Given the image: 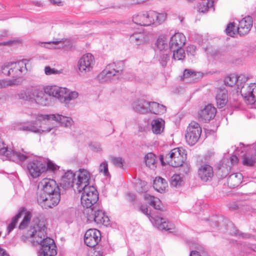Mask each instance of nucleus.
<instances>
[{
  "label": "nucleus",
  "mask_w": 256,
  "mask_h": 256,
  "mask_svg": "<svg viewBox=\"0 0 256 256\" xmlns=\"http://www.w3.org/2000/svg\"><path fill=\"white\" fill-rule=\"evenodd\" d=\"M46 230L44 220L34 219L27 236H22V239L24 240L25 238H34L36 242L41 246L38 256H56L57 254L56 245L53 239L48 237L45 238Z\"/></svg>",
  "instance_id": "obj_1"
},
{
  "label": "nucleus",
  "mask_w": 256,
  "mask_h": 256,
  "mask_svg": "<svg viewBox=\"0 0 256 256\" xmlns=\"http://www.w3.org/2000/svg\"><path fill=\"white\" fill-rule=\"evenodd\" d=\"M37 200L43 208L48 209L56 206L60 202V188L53 179L44 178L38 185Z\"/></svg>",
  "instance_id": "obj_2"
},
{
  "label": "nucleus",
  "mask_w": 256,
  "mask_h": 256,
  "mask_svg": "<svg viewBox=\"0 0 256 256\" xmlns=\"http://www.w3.org/2000/svg\"><path fill=\"white\" fill-rule=\"evenodd\" d=\"M123 68L124 63L122 62L110 64L97 76V79L100 82L110 81L112 76L120 75Z\"/></svg>",
  "instance_id": "obj_3"
},
{
  "label": "nucleus",
  "mask_w": 256,
  "mask_h": 256,
  "mask_svg": "<svg viewBox=\"0 0 256 256\" xmlns=\"http://www.w3.org/2000/svg\"><path fill=\"white\" fill-rule=\"evenodd\" d=\"M2 144L3 142L0 140V153L6 156L9 160L21 164L30 159L29 152L24 151L23 149L16 151L8 149V148H2Z\"/></svg>",
  "instance_id": "obj_4"
},
{
  "label": "nucleus",
  "mask_w": 256,
  "mask_h": 256,
  "mask_svg": "<svg viewBox=\"0 0 256 256\" xmlns=\"http://www.w3.org/2000/svg\"><path fill=\"white\" fill-rule=\"evenodd\" d=\"M51 94L54 95V98L62 103L68 104L72 100L78 96V93L76 91H71L66 88H60L55 86V88H50Z\"/></svg>",
  "instance_id": "obj_5"
},
{
  "label": "nucleus",
  "mask_w": 256,
  "mask_h": 256,
  "mask_svg": "<svg viewBox=\"0 0 256 256\" xmlns=\"http://www.w3.org/2000/svg\"><path fill=\"white\" fill-rule=\"evenodd\" d=\"M81 192V204L85 208L84 210L94 208V205L98 200V194L96 188L94 186L86 187Z\"/></svg>",
  "instance_id": "obj_6"
},
{
  "label": "nucleus",
  "mask_w": 256,
  "mask_h": 256,
  "mask_svg": "<svg viewBox=\"0 0 256 256\" xmlns=\"http://www.w3.org/2000/svg\"><path fill=\"white\" fill-rule=\"evenodd\" d=\"M41 122L42 123L39 128L35 125L34 122H32L20 123L14 128L18 130L27 131L38 134L49 132L53 130L54 126L50 122H48V126H46L47 124H46V121Z\"/></svg>",
  "instance_id": "obj_7"
},
{
  "label": "nucleus",
  "mask_w": 256,
  "mask_h": 256,
  "mask_svg": "<svg viewBox=\"0 0 256 256\" xmlns=\"http://www.w3.org/2000/svg\"><path fill=\"white\" fill-rule=\"evenodd\" d=\"M36 118L38 121H46V124L47 125L48 122H50L54 126L53 129L55 128V126L52 123L51 120H54L59 122L62 126L66 128H70L74 124V121L70 117L59 114H40L37 116Z\"/></svg>",
  "instance_id": "obj_8"
},
{
  "label": "nucleus",
  "mask_w": 256,
  "mask_h": 256,
  "mask_svg": "<svg viewBox=\"0 0 256 256\" xmlns=\"http://www.w3.org/2000/svg\"><path fill=\"white\" fill-rule=\"evenodd\" d=\"M165 158L166 162L172 167H179L186 159V152L182 148H175L165 156Z\"/></svg>",
  "instance_id": "obj_9"
},
{
  "label": "nucleus",
  "mask_w": 256,
  "mask_h": 256,
  "mask_svg": "<svg viewBox=\"0 0 256 256\" xmlns=\"http://www.w3.org/2000/svg\"><path fill=\"white\" fill-rule=\"evenodd\" d=\"M84 214L90 222L94 221L98 224H102L106 226L110 224L108 217L102 210L96 209L95 208H89L84 210Z\"/></svg>",
  "instance_id": "obj_10"
},
{
  "label": "nucleus",
  "mask_w": 256,
  "mask_h": 256,
  "mask_svg": "<svg viewBox=\"0 0 256 256\" xmlns=\"http://www.w3.org/2000/svg\"><path fill=\"white\" fill-rule=\"evenodd\" d=\"M55 88V86H48L44 90L34 89V102L38 105L46 106L50 104L51 99L50 96L54 98V95L51 94L50 88Z\"/></svg>",
  "instance_id": "obj_11"
},
{
  "label": "nucleus",
  "mask_w": 256,
  "mask_h": 256,
  "mask_svg": "<svg viewBox=\"0 0 256 256\" xmlns=\"http://www.w3.org/2000/svg\"><path fill=\"white\" fill-rule=\"evenodd\" d=\"M76 175L74 184L72 185V188L76 192L81 193L82 190L85 189L86 187H90L89 186L90 180V172L84 169H80Z\"/></svg>",
  "instance_id": "obj_12"
},
{
  "label": "nucleus",
  "mask_w": 256,
  "mask_h": 256,
  "mask_svg": "<svg viewBox=\"0 0 256 256\" xmlns=\"http://www.w3.org/2000/svg\"><path fill=\"white\" fill-rule=\"evenodd\" d=\"M24 213L25 214V215L22 220L20 223L18 228L20 230H24L28 226L32 218L31 213L29 212H26L25 208H22L18 210V213L12 218V222L8 224V233L14 229L19 218H21Z\"/></svg>",
  "instance_id": "obj_13"
},
{
  "label": "nucleus",
  "mask_w": 256,
  "mask_h": 256,
  "mask_svg": "<svg viewBox=\"0 0 256 256\" xmlns=\"http://www.w3.org/2000/svg\"><path fill=\"white\" fill-rule=\"evenodd\" d=\"M202 133V128L200 124L192 122L188 126L185 134L186 140L188 144L193 146L198 142Z\"/></svg>",
  "instance_id": "obj_14"
},
{
  "label": "nucleus",
  "mask_w": 256,
  "mask_h": 256,
  "mask_svg": "<svg viewBox=\"0 0 256 256\" xmlns=\"http://www.w3.org/2000/svg\"><path fill=\"white\" fill-rule=\"evenodd\" d=\"M27 168L29 174L32 178L38 177L42 172L46 171V164L40 158H36L28 162Z\"/></svg>",
  "instance_id": "obj_15"
},
{
  "label": "nucleus",
  "mask_w": 256,
  "mask_h": 256,
  "mask_svg": "<svg viewBox=\"0 0 256 256\" xmlns=\"http://www.w3.org/2000/svg\"><path fill=\"white\" fill-rule=\"evenodd\" d=\"M95 64V60L90 53L84 54L78 60V66L82 73L86 74L92 71Z\"/></svg>",
  "instance_id": "obj_16"
},
{
  "label": "nucleus",
  "mask_w": 256,
  "mask_h": 256,
  "mask_svg": "<svg viewBox=\"0 0 256 256\" xmlns=\"http://www.w3.org/2000/svg\"><path fill=\"white\" fill-rule=\"evenodd\" d=\"M146 26L155 24L160 25L164 22L167 18L165 12L158 13L154 10L144 12Z\"/></svg>",
  "instance_id": "obj_17"
},
{
  "label": "nucleus",
  "mask_w": 256,
  "mask_h": 256,
  "mask_svg": "<svg viewBox=\"0 0 256 256\" xmlns=\"http://www.w3.org/2000/svg\"><path fill=\"white\" fill-rule=\"evenodd\" d=\"M240 93L248 104H254L256 102V84H244L241 88Z\"/></svg>",
  "instance_id": "obj_18"
},
{
  "label": "nucleus",
  "mask_w": 256,
  "mask_h": 256,
  "mask_svg": "<svg viewBox=\"0 0 256 256\" xmlns=\"http://www.w3.org/2000/svg\"><path fill=\"white\" fill-rule=\"evenodd\" d=\"M26 60H22L14 62H11L10 76L17 80L18 78L21 77L24 73L27 71Z\"/></svg>",
  "instance_id": "obj_19"
},
{
  "label": "nucleus",
  "mask_w": 256,
  "mask_h": 256,
  "mask_svg": "<svg viewBox=\"0 0 256 256\" xmlns=\"http://www.w3.org/2000/svg\"><path fill=\"white\" fill-rule=\"evenodd\" d=\"M101 238V234L97 229H89L88 230L84 238L85 244L89 247L96 246Z\"/></svg>",
  "instance_id": "obj_20"
},
{
  "label": "nucleus",
  "mask_w": 256,
  "mask_h": 256,
  "mask_svg": "<svg viewBox=\"0 0 256 256\" xmlns=\"http://www.w3.org/2000/svg\"><path fill=\"white\" fill-rule=\"evenodd\" d=\"M252 18L250 16H247L238 22L237 25V32L240 36H243L248 33L252 26Z\"/></svg>",
  "instance_id": "obj_21"
},
{
  "label": "nucleus",
  "mask_w": 256,
  "mask_h": 256,
  "mask_svg": "<svg viewBox=\"0 0 256 256\" xmlns=\"http://www.w3.org/2000/svg\"><path fill=\"white\" fill-rule=\"evenodd\" d=\"M150 220L154 226L160 230H170L174 228V225L172 224L160 216H151Z\"/></svg>",
  "instance_id": "obj_22"
},
{
  "label": "nucleus",
  "mask_w": 256,
  "mask_h": 256,
  "mask_svg": "<svg viewBox=\"0 0 256 256\" xmlns=\"http://www.w3.org/2000/svg\"><path fill=\"white\" fill-rule=\"evenodd\" d=\"M216 108L212 104L206 106L199 113V119L207 122L213 119L216 114Z\"/></svg>",
  "instance_id": "obj_23"
},
{
  "label": "nucleus",
  "mask_w": 256,
  "mask_h": 256,
  "mask_svg": "<svg viewBox=\"0 0 256 256\" xmlns=\"http://www.w3.org/2000/svg\"><path fill=\"white\" fill-rule=\"evenodd\" d=\"M198 176L204 182L210 180L214 176L212 168L208 164L202 165L198 170Z\"/></svg>",
  "instance_id": "obj_24"
},
{
  "label": "nucleus",
  "mask_w": 256,
  "mask_h": 256,
  "mask_svg": "<svg viewBox=\"0 0 256 256\" xmlns=\"http://www.w3.org/2000/svg\"><path fill=\"white\" fill-rule=\"evenodd\" d=\"M186 38L185 36L180 32H177L172 37L169 43L170 50L176 48H182L185 44Z\"/></svg>",
  "instance_id": "obj_25"
},
{
  "label": "nucleus",
  "mask_w": 256,
  "mask_h": 256,
  "mask_svg": "<svg viewBox=\"0 0 256 256\" xmlns=\"http://www.w3.org/2000/svg\"><path fill=\"white\" fill-rule=\"evenodd\" d=\"M216 100L219 108H222L226 106L228 102V92L225 88H220L218 90Z\"/></svg>",
  "instance_id": "obj_26"
},
{
  "label": "nucleus",
  "mask_w": 256,
  "mask_h": 256,
  "mask_svg": "<svg viewBox=\"0 0 256 256\" xmlns=\"http://www.w3.org/2000/svg\"><path fill=\"white\" fill-rule=\"evenodd\" d=\"M243 176L241 173H236L230 174L228 178V186L232 188L238 186L242 182Z\"/></svg>",
  "instance_id": "obj_27"
},
{
  "label": "nucleus",
  "mask_w": 256,
  "mask_h": 256,
  "mask_svg": "<svg viewBox=\"0 0 256 256\" xmlns=\"http://www.w3.org/2000/svg\"><path fill=\"white\" fill-rule=\"evenodd\" d=\"M149 102L144 100H140L132 103V106L134 110L142 114H146L148 112Z\"/></svg>",
  "instance_id": "obj_28"
},
{
  "label": "nucleus",
  "mask_w": 256,
  "mask_h": 256,
  "mask_svg": "<svg viewBox=\"0 0 256 256\" xmlns=\"http://www.w3.org/2000/svg\"><path fill=\"white\" fill-rule=\"evenodd\" d=\"M164 120L162 118H156L151 122L152 130L156 134H160L164 128Z\"/></svg>",
  "instance_id": "obj_29"
},
{
  "label": "nucleus",
  "mask_w": 256,
  "mask_h": 256,
  "mask_svg": "<svg viewBox=\"0 0 256 256\" xmlns=\"http://www.w3.org/2000/svg\"><path fill=\"white\" fill-rule=\"evenodd\" d=\"M144 198L149 202L150 204L153 206L154 209L160 211L164 210V206L158 198L154 197L148 194H145Z\"/></svg>",
  "instance_id": "obj_30"
},
{
  "label": "nucleus",
  "mask_w": 256,
  "mask_h": 256,
  "mask_svg": "<svg viewBox=\"0 0 256 256\" xmlns=\"http://www.w3.org/2000/svg\"><path fill=\"white\" fill-rule=\"evenodd\" d=\"M148 112L156 114H161L166 112V107L156 102H149Z\"/></svg>",
  "instance_id": "obj_31"
},
{
  "label": "nucleus",
  "mask_w": 256,
  "mask_h": 256,
  "mask_svg": "<svg viewBox=\"0 0 256 256\" xmlns=\"http://www.w3.org/2000/svg\"><path fill=\"white\" fill-rule=\"evenodd\" d=\"M76 174H74L71 170H68L65 172L64 175L62 177V182L64 183L66 187H72L74 184V180H76Z\"/></svg>",
  "instance_id": "obj_32"
},
{
  "label": "nucleus",
  "mask_w": 256,
  "mask_h": 256,
  "mask_svg": "<svg viewBox=\"0 0 256 256\" xmlns=\"http://www.w3.org/2000/svg\"><path fill=\"white\" fill-rule=\"evenodd\" d=\"M130 40L134 44L140 45L144 43L146 41V39L143 33L138 32L130 35Z\"/></svg>",
  "instance_id": "obj_33"
},
{
  "label": "nucleus",
  "mask_w": 256,
  "mask_h": 256,
  "mask_svg": "<svg viewBox=\"0 0 256 256\" xmlns=\"http://www.w3.org/2000/svg\"><path fill=\"white\" fill-rule=\"evenodd\" d=\"M156 156L152 152H149L144 156L146 165L150 168H154L156 166L157 160Z\"/></svg>",
  "instance_id": "obj_34"
},
{
  "label": "nucleus",
  "mask_w": 256,
  "mask_h": 256,
  "mask_svg": "<svg viewBox=\"0 0 256 256\" xmlns=\"http://www.w3.org/2000/svg\"><path fill=\"white\" fill-rule=\"evenodd\" d=\"M64 42L62 39L60 40H56L48 42H42L41 44H44V46L50 49H57L63 48ZM42 46H43L41 45Z\"/></svg>",
  "instance_id": "obj_35"
},
{
  "label": "nucleus",
  "mask_w": 256,
  "mask_h": 256,
  "mask_svg": "<svg viewBox=\"0 0 256 256\" xmlns=\"http://www.w3.org/2000/svg\"><path fill=\"white\" fill-rule=\"evenodd\" d=\"M34 90H27L20 92L18 96L20 99L34 102Z\"/></svg>",
  "instance_id": "obj_36"
},
{
  "label": "nucleus",
  "mask_w": 256,
  "mask_h": 256,
  "mask_svg": "<svg viewBox=\"0 0 256 256\" xmlns=\"http://www.w3.org/2000/svg\"><path fill=\"white\" fill-rule=\"evenodd\" d=\"M166 184V180L160 177L156 178L154 180V188L158 192L163 191Z\"/></svg>",
  "instance_id": "obj_37"
},
{
  "label": "nucleus",
  "mask_w": 256,
  "mask_h": 256,
  "mask_svg": "<svg viewBox=\"0 0 256 256\" xmlns=\"http://www.w3.org/2000/svg\"><path fill=\"white\" fill-rule=\"evenodd\" d=\"M144 12L138 13L132 16V21L134 23L136 24L140 25L141 26H146Z\"/></svg>",
  "instance_id": "obj_38"
},
{
  "label": "nucleus",
  "mask_w": 256,
  "mask_h": 256,
  "mask_svg": "<svg viewBox=\"0 0 256 256\" xmlns=\"http://www.w3.org/2000/svg\"><path fill=\"white\" fill-rule=\"evenodd\" d=\"M213 2L208 0L207 2H202L198 4V11L200 12L206 13L208 11L210 8L212 7Z\"/></svg>",
  "instance_id": "obj_39"
},
{
  "label": "nucleus",
  "mask_w": 256,
  "mask_h": 256,
  "mask_svg": "<svg viewBox=\"0 0 256 256\" xmlns=\"http://www.w3.org/2000/svg\"><path fill=\"white\" fill-rule=\"evenodd\" d=\"M170 50L173 52V58L175 60H182L185 58V52L182 48H176Z\"/></svg>",
  "instance_id": "obj_40"
},
{
  "label": "nucleus",
  "mask_w": 256,
  "mask_h": 256,
  "mask_svg": "<svg viewBox=\"0 0 256 256\" xmlns=\"http://www.w3.org/2000/svg\"><path fill=\"white\" fill-rule=\"evenodd\" d=\"M157 48L160 50H166L168 48V40L164 36H159L156 41Z\"/></svg>",
  "instance_id": "obj_41"
},
{
  "label": "nucleus",
  "mask_w": 256,
  "mask_h": 256,
  "mask_svg": "<svg viewBox=\"0 0 256 256\" xmlns=\"http://www.w3.org/2000/svg\"><path fill=\"white\" fill-rule=\"evenodd\" d=\"M244 144L242 143H240V147H238L235 152V154L232 155L230 158V160L232 163V164L234 165L238 163V158L236 156V154L239 155V152L240 151V153L242 154L244 152Z\"/></svg>",
  "instance_id": "obj_42"
},
{
  "label": "nucleus",
  "mask_w": 256,
  "mask_h": 256,
  "mask_svg": "<svg viewBox=\"0 0 256 256\" xmlns=\"http://www.w3.org/2000/svg\"><path fill=\"white\" fill-rule=\"evenodd\" d=\"M226 32L228 35L234 36L235 34H238L237 26H236V24L234 22L228 24L226 29Z\"/></svg>",
  "instance_id": "obj_43"
},
{
  "label": "nucleus",
  "mask_w": 256,
  "mask_h": 256,
  "mask_svg": "<svg viewBox=\"0 0 256 256\" xmlns=\"http://www.w3.org/2000/svg\"><path fill=\"white\" fill-rule=\"evenodd\" d=\"M18 80H0V89L18 84Z\"/></svg>",
  "instance_id": "obj_44"
},
{
  "label": "nucleus",
  "mask_w": 256,
  "mask_h": 256,
  "mask_svg": "<svg viewBox=\"0 0 256 256\" xmlns=\"http://www.w3.org/2000/svg\"><path fill=\"white\" fill-rule=\"evenodd\" d=\"M170 184L172 186L176 188L181 186L182 184V177L180 174H174L171 178Z\"/></svg>",
  "instance_id": "obj_45"
},
{
  "label": "nucleus",
  "mask_w": 256,
  "mask_h": 256,
  "mask_svg": "<svg viewBox=\"0 0 256 256\" xmlns=\"http://www.w3.org/2000/svg\"><path fill=\"white\" fill-rule=\"evenodd\" d=\"M238 78L236 76L234 75H230L226 76L225 78L224 84L226 85L229 86H232L235 84Z\"/></svg>",
  "instance_id": "obj_46"
},
{
  "label": "nucleus",
  "mask_w": 256,
  "mask_h": 256,
  "mask_svg": "<svg viewBox=\"0 0 256 256\" xmlns=\"http://www.w3.org/2000/svg\"><path fill=\"white\" fill-rule=\"evenodd\" d=\"M196 75L197 73L190 70H185L183 74L184 78H190L192 80L196 79Z\"/></svg>",
  "instance_id": "obj_47"
},
{
  "label": "nucleus",
  "mask_w": 256,
  "mask_h": 256,
  "mask_svg": "<svg viewBox=\"0 0 256 256\" xmlns=\"http://www.w3.org/2000/svg\"><path fill=\"white\" fill-rule=\"evenodd\" d=\"M99 172L100 173H102L105 176H108L110 175L108 170V164L106 162H102L98 168Z\"/></svg>",
  "instance_id": "obj_48"
},
{
  "label": "nucleus",
  "mask_w": 256,
  "mask_h": 256,
  "mask_svg": "<svg viewBox=\"0 0 256 256\" xmlns=\"http://www.w3.org/2000/svg\"><path fill=\"white\" fill-rule=\"evenodd\" d=\"M11 62L4 64L1 67L2 73L6 76H10Z\"/></svg>",
  "instance_id": "obj_49"
},
{
  "label": "nucleus",
  "mask_w": 256,
  "mask_h": 256,
  "mask_svg": "<svg viewBox=\"0 0 256 256\" xmlns=\"http://www.w3.org/2000/svg\"><path fill=\"white\" fill-rule=\"evenodd\" d=\"M46 164L47 166L46 167V170H49L53 172H55L60 168L59 166L54 164L50 160H48Z\"/></svg>",
  "instance_id": "obj_50"
},
{
  "label": "nucleus",
  "mask_w": 256,
  "mask_h": 256,
  "mask_svg": "<svg viewBox=\"0 0 256 256\" xmlns=\"http://www.w3.org/2000/svg\"><path fill=\"white\" fill-rule=\"evenodd\" d=\"M110 160L116 166L122 168L123 167L124 160L120 157H111Z\"/></svg>",
  "instance_id": "obj_51"
},
{
  "label": "nucleus",
  "mask_w": 256,
  "mask_h": 256,
  "mask_svg": "<svg viewBox=\"0 0 256 256\" xmlns=\"http://www.w3.org/2000/svg\"><path fill=\"white\" fill-rule=\"evenodd\" d=\"M62 70H57L54 68H51L50 66L44 68V73L46 75L58 74L62 73Z\"/></svg>",
  "instance_id": "obj_52"
},
{
  "label": "nucleus",
  "mask_w": 256,
  "mask_h": 256,
  "mask_svg": "<svg viewBox=\"0 0 256 256\" xmlns=\"http://www.w3.org/2000/svg\"><path fill=\"white\" fill-rule=\"evenodd\" d=\"M170 56L167 54H162L160 56L158 60L162 66H166L168 61V60Z\"/></svg>",
  "instance_id": "obj_53"
},
{
  "label": "nucleus",
  "mask_w": 256,
  "mask_h": 256,
  "mask_svg": "<svg viewBox=\"0 0 256 256\" xmlns=\"http://www.w3.org/2000/svg\"><path fill=\"white\" fill-rule=\"evenodd\" d=\"M90 149L95 152H100L102 150L101 144L99 142H92L90 144Z\"/></svg>",
  "instance_id": "obj_54"
},
{
  "label": "nucleus",
  "mask_w": 256,
  "mask_h": 256,
  "mask_svg": "<svg viewBox=\"0 0 256 256\" xmlns=\"http://www.w3.org/2000/svg\"><path fill=\"white\" fill-rule=\"evenodd\" d=\"M180 170L181 172V174H188L190 170V166L189 164L188 163L184 162L182 165L180 166Z\"/></svg>",
  "instance_id": "obj_55"
},
{
  "label": "nucleus",
  "mask_w": 256,
  "mask_h": 256,
  "mask_svg": "<svg viewBox=\"0 0 256 256\" xmlns=\"http://www.w3.org/2000/svg\"><path fill=\"white\" fill-rule=\"evenodd\" d=\"M88 256H104V251L102 250L94 249L88 253Z\"/></svg>",
  "instance_id": "obj_56"
},
{
  "label": "nucleus",
  "mask_w": 256,
  "mask_h": 256,
  "mask_svg": "<svg viewBox=\"0 0 256 256\" xmlns=\"http://www.w3.org/2000/svg\"><path fill=\"white\" fill-rule=\"evenodd\" d=\"M20 42V40L18 39L10 40L6 42H0V46H12Z\"/></svg>",
  "instance_id": "obj_57"
},
{
  "label": "nucleus",
  "mask_w": 256,
  "mask_h": 256,
  "mask_svg": "<svg viewBox=\"0 0 256 256\" xmlns=\"http://www.w3.org/2000/svg\"><path fill=\"white\" fill-rule=\"evenodd\" d=\"M140 210L144 214L148 216V218L150 220L152 216H150V214H148V208L146 207L142 206L140 208Z\"/></svg>",
  "instance_id": "obj_58"
},
{
  "label": "nucleus",
  "mask_w": 256,
  "mask_h": 256,
  "mask_svg": "<svg viewBox=\"0 0 256 256\" xmlns=\"http://www.w3.org/2000/svg\"><path fill=\"white\" fill-rule=\"evenodd\" d=\"M140 184L142 185V188L140 190H138L140 192H145L146 190V182H143L140 183Z\"/></svg>",
  "instance_id": "obj_59"
},
{
  "label": "nucleus",
  "mask_w": 256,
  "mask_h": 256,
  "mask_svg": "<svg viewBox=\"0 0 256 256\" xmlns=\"http://www.w3.org/2000/svg\"><path fill=\"white\" fill-rule=\"evenodd\" d=\"M0 256H10L9 254L7 253L6 251L0 247Z\"/></svg>",
  "instance_id": "obj_60"
},
{
  "label": "nucleus",
  "mask_w": 256,
  "mask_h": 256,
  "mask_svg": "<svg viewBox=\"0 0 256 256\" xmlns=\"http://www.w3.org/2000/svg\"><path fill=\"white\" fill-rule=\"evenodd\" d=\"M199 253L196 250L191 251L190 256H199Z\"/></svg>",
  "instance_id": "obj_61"
},
{
  "label": "nucleus",
  "mask_w": 256,
  "mask_h": 256,
  "mask_svg": "<svg viewBox=\"0 0 256 256\" xmlns=\"http://www.w3.org/2000/svg\"><path fill=\"white\" fill-rule=\"evenodd\" d=\"M128 196H129L130 200L131 201H133L134 200L135 196L132 194L130 193L128 194Z\"/></svg>",
  "instance_id": "obj_62"
},
{
  "label": "nucleus",
  "mask_w": 256,
  "mask_h": 256,
  "mask_svg": "<svg viewBox=\"0 0 256 256\" xmlns=\"http://www.w3.org/2000/svg\"><path fill=\"white\" fill-rule=\"evenodd\" d=\"M50 2L54 4H56L58 5H60L61 3L60 0H50Z\"/></svg>",
  "instance_id": "obj_63"
},
{
  "label": "nucleus",
  "mask_w": 256,
  "mask_h": 256,
  "mask_svg": "<svg viewBox=\"0 0 256 256\" xmlns=\"http://www.w3.org/2000/svg\"><path fill=\"white\" fill-rule=\"evenodd\" d=\"M160 160L161 162V163L162 165H165L166 164V162H165L164 160V157L162 156H160Z\"/></svg>",
  "instance_id": "obj_64"
}]
</instances>
